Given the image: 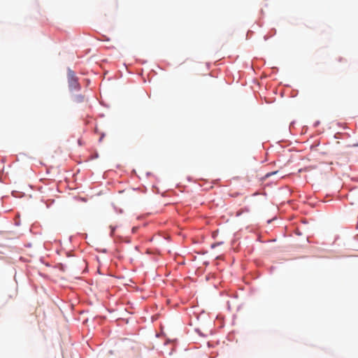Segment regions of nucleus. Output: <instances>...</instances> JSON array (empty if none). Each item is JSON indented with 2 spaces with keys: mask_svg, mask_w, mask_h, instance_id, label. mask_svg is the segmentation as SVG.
Segmentation results:
<instances>
[{
  "mask_svg": "<svg viewBox=\"0 0 358 358\" xmlns=\"http://www.w3.org/2000/svg\"><path fill=\"white\" fill-rule=\"evenodd\" d=\"M73 101L76 103H82L85 101V96L82 94L75 96Z\"/></svg>",
  "mask_w": 358,
  "mask_h": 358,
  "instance_id": "nucleus-2",
  "label": "nucleus"
},
{
  "mask_svg": "<svg viewBox=\"0 0 358 358\" xmlns=\"http://www.w3.org/2000/svg\"><path fill=\"white\" fill-rule=\"evenodd\" d=\"M357 145H358V144H357Z\"/></svg>",
  "mask_w": 358,
  "mask_h": 358,
  "instance_id": "nucleus-4",
  "label": "nucleus"
},
{
  "mask_svg": "<svg viewBox=\"0 0 358 358\" xmlns=\"http://www.w3.org/2000/svg\"><path fill=\"white\" fill-rule=\"evenodd\" d=\"M67 77H68V83H69V90L71 91L79 90L80 88V86L78 83V78L76 76L74 71L69 69Z\"/></svg>",
  "mask_w": 358,
  "mask_h": 358,
  "instance_id": "nucleus-1",
  "label": "nucleus"
},
{
  "mask_svg": "<svg viewBox=\"0 0 358 358\" xmlns=\"http://www.w3.org/2000/svg\"><path fill=\"white\" fill-rule=\"evenodd\" d=\"M275 173H277V171L270 172V173H266V176H265V177H266V178H268V177H270V176H271L272 175H274V174H275Z\"/></svg>",
  "mask_w": 358,
  "mask_h": 358,
  "instance_id": "nucleus-3",
  "label": "nucleus"
}]
</instances>
